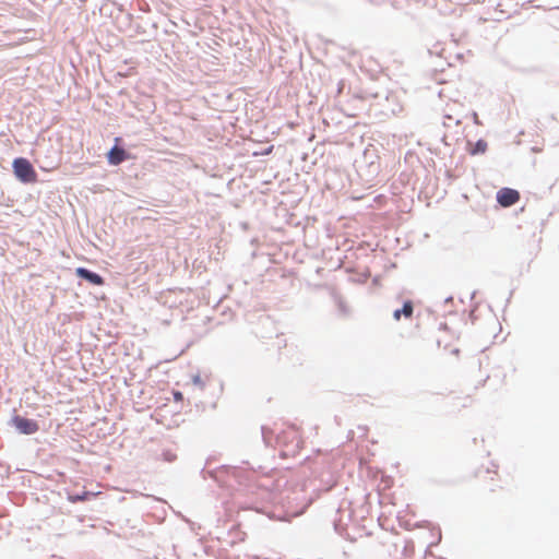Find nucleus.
<instances>
[{
    "mask_svg": "<svg viewBox=\"0 0 559 559\" xmlns=\"http://www.w3.org/2000/svg\"><path fill=\"white\" fill-rule=\"evenodd\" d=\"M278 487L280 485L270 477L258 480L255 497L247 502L246 508L278 521H288L290 518L300 515L305 508H294L289 496L278 491Z\"/></svg>",
    "mask_w": 559,
    "mask_h": 559,
    "instance_id": "nucleus-1",
    "label": "nucleus"
},
{
    "mask_svg": "<svg viewBox=\"0 0 559 559\" xmlns=\"http://www.w3.org/2000/svg\"><path fill=\"white\" fill-rule=\"evenodd\" d=\"M262 440L266 447H278L281 457L296 456L301 447L302 439L298 428L289 425L285 429H271L261 426Z\"/></svg>",
    "mask_w": 559,
    "mask_h": 559,
    "instance_id": "nucleus-2",
    "label": "nucleus"
},
{
    "mask_svg": "<svg viewBox=\"0 0 559 559\" xmlns=\"http://www.w3.org/2000/svg\"><path fill=\"white\" fill-rule=\"evenodd\" d=\"M155 102L152 95L142 90V153L145 148L152 150L148 143L153 140H165L154 126L158 122L159 116L155 115Z\"/></svg>",
    "mask_w": 559,
    "mask_h": 559,
    "instance_id": "nucleus-3",
    "label": "nucleus"
},
{
    "mask_svg": "<svg viewBox=\"0 0 559 559\" xmlns=\"http://www.w3.org/2000/svg\"><path fill=\"white\" fill-rule=\"evenodd\" d=\"M163 48L156 40L142 38V55H146L142 59V84L144 80L150 82V88L155 90L157 80L154 76L155 72H160L159 58L162 57Z\"/></svg>",
    "mask_w": 559,
    "mask_h": 559,
    "instance_id": "nucleus-4",
    "label": "nucleus"
},
{
    "mask_svg": "<svg viewBox=\"0 0 559 559\" xmlns=\"http://www.w3.org/2000/svg\"><path fill=\"white\" fill-rule=\"evenodd\" d=\"M245 464L248 466L247 468L235 465H221L215 468H207L206 466L210 465V461L207 460L206 465L201 469L200 473L204 479L210 477L219 485L225 483L223 475H231L238 479L239 484L242 481H253L255 471L248 462H245Z\"/></svg>",
    "mask_w": 559,
    "mask_h": 559,
    "instance_id": "nucleus-5",
    "label": "nucleus"
},
{
    "mask_svg": "<svg viewBox=\"0 0 559 559\" xmlns=\"http://www.w3.org/2000/svg\"><path fill=\"white\" fill-rule=\"evenodd\" d=\"M15 177L24 183H34L37 181V173L31 162L24 157H17L12 163Z\"/></svg>",
    "mask_w": 559,
    "mask_h": 559,
    "instance_id": "nucleus-6",
    "label": "nucleus"
},
{
    "mask_svg": "<svg viewBox=\"0 0 559 559\" xmlns=\"http://www.w3.org/2000/svg\"><path fill=\"white\" fill-rule=\"evenodd\" d=\"M353 518V511L349 509V502L347 507L342 503L335 511V515L332 520L333 528L335 533L342 537L347 535V524Z\"/></svg>",
    "mask_w": 559,
    "mask_h": 559,
    "instance_id": "nucleus-7",
    "label": "nucleus"
},
{
    "mask_svg": "<svg viewBox=\"0 0 559 559\" xmlns=\"http://www.w3.org/2000/svg\"><path fill=\"white\" fill-rule=\"evenodd\" d=\"M520 198V192L516 189L509 187L500 188L496 193L497 203L502 207H510L514 205Z\"/></svg>",
    "mask_w": 559,
    "mask_h": 559,
    "instance_id": "nucleus-8",
    "label": "nucleus"
},
{
    "mask_svg": "<svg viewBox=\"0 0 559 559\" xmlns=\"http://www.w3.org/2000/svg\"><path fill=\"white\" fill-rule=\"evenodd\" d=\"M163 503H164V501L162 499H158L152 495H146V493L142 492V512L146 509L155 508L153 504H158L159 509H160V513H162V514H157V513H151L150 511H146L144 514H142V518L153 516L158 520L164 519L165 510L163 508Z\"/></svg>",
    "mask_w": 559,
    "mask_h": 559,
    "instance_id": "nucleus-9",
    "label": "nucleus"
},
{
    "mask_svg": "<svg viewBox=\"0 0 559 559\" xmlns=\"http://www.w3.org/2000/svg\"><path fill=\"white\" fill-rule=\"evenodd\" d=\"M165 251L162 247L158 248H142V269L147 271L155 261H163Z\"/></svg>",
    "mask_w": 559,
    "mask_h": 559,
    "instance_id": "nucleus-10",
    "label": "nucleus"
},
{
    "mask_svg": "<svg viewBox=\"0 0 559 559\" xmlns=\"http://www.w3.org/2000/svg\"><path fill=\"white\" fill-rule=\"evenodd\" d=\"M14 427L24 435H33L39 430V425L33 419H28L22 416H14L12 418Z\"/></svg>",
    "mask_w": 559,
    "mask_h": 559,
    "instance_id": "nucleus-11",
    "label": "nucleus"
},
{
    "mask_svg": "<svg viewBox=\"0 0 559 559\" xmlns=\"http://www.w3.org/2000/svg\"><path fill=\"white\" fill-rule=\"evenodd\" d=\"M154 393V388L150 383L142 381V414L144 408L151 409L159 403L160 397H155Z\"/></svg>",
    "mask_w": 559,
    "mask_h": 559,
    "instance_id": "nucleus-12",
    "label": "nucleus"
},
{
    "mask_svg": "<svg viewBox=\"0 0 559 559\" xmlns=\"http://www.w3.org/2000/svg\"><path fill=\"white\" fill-rule=\"evenodd\" d=\"M144 448L146 453L155 460H159L162 457L164 462L171 463L177 459V455L168 449H153V447L148 448L147 443L144 444Z\"/></svg>",
    "mask_w": 559,
    "mask_h": 559,
    "instance_id": "nucleus-13",
    "label": "nucleus"
},
{
    "mask_svg": "<svg viewBox=\"0 0 559 559\" xmlns=\"http://www.w3.org/2000/svg\"><path fill=\"white\" fill-rule=\"evenodd\" d=\"M414 313V302L411 299H405L401 308L393 311L392 317L395 321H400L402 317L411 319Z\"/></svg>",
    "mask_w": 559,
    "mask_h": 559,
    "instance_id": "nucleus-14",
    "label": "nucleus"
},
{
    "mask_svg": "<svg viewBox=\"0 0 559 559\" xmlns=\"http://www.w3.org/2000/svg\"><path fill=\"white\" fill-rule=\"evenodd\" d=\"M337 485V480L331 472H324L321 474L320 484L314 488L319 492H328Z\"/></svg>",
    "mask_w": 559,
    "mask_h": 559,
    "instance_id": "nucleus-15",
    "label": "nucleus"
},
{
    "mask_svg": "<svg viewBox=\"0 0 559 559\" xmlns=\"http://www.w3.org/2000/svg\"><path fill=\"white\" fill-rule=\"evenodd\" d=\"M75 273L79 277L81 278H84L86 281H88L91 284L93 285H103L104 284V280L100 275L94 273V272H91L90 270L87 269H84V267H78L75 270Z\"/></svg>",
    "mask_w": 559,
    "mask_h": 559,
    "instance_id": "nucleus-16",
    "label": "nucleus"
},
{
    "mask_svg": "<svg viewBox=\"0 0 559 559\" xmlns=\"http://www.w3.org/2000/svg\"><path fill=\"white\" fill-rule=\"evenodd\" d=\"M488 143L484 139H478L476 142L467 141V152L472 156L481 155L486 153Z\"/></svg>",
    "mask_w": 559,
    "mask_h": 559,
    "instance_id": "nucleus-17",
    "label": "nucleus"
},
{
    "mask_svg": "<svg viewBox=\"0 0 559 559\" xmlns=\"http://www.w3.org/2000/svg\"><path fill=\"white\" fill-rule=\"evenodd\" d=\"M108 163L111 165H119L126 159V152L123 148L114 146L107 154Z\"/></svg>",
    "mask_w": 559,
    "mask_h": 559,
    "instance_id": "nucleus-18",
    "label": "nucleus"
},
{
    "mask_svg": "<svg viewBox=\"0 0 559 559\" xmlns=\"http://www.w3.org/2000/svg\"><path fill=\"white\" fill-rule=\"evenodd\" d=\"M95 493L90 491H83L81 495H69L68 500L72 503L86 501L90 499L91 496H94Z\"/></svg>",
    "mask_w": 559,
    "mask_h": 559,
    "instance_id": "nucleus-19",
    "label": "nucleus"
},
{
    "mask_svg": "<svg viewBox=\"0 0 559 559\" xmlns=\"http://www.w3.org/2000/svg\"><path fill=\"white\" fill-rule=\"evenodd\" d=\"M181 519L189 525L190 530L192 532H194L195 534H198L197 530H200L201 528V525L191 521L190 519L186 518V516H181Z\"/></svg>",
    "mask_w": 559,
    "mask_h": 559,
    "instance_id": "nucleus-20",
    "label": "nucleus"
},
{
    "mask_svg": "<svg viewBox=\"0 0 559 559\" xmlns=\"http://www.w3.org/2000/svg\"><path fill=\"white\" fill-rule=\"evenodd\" d=\"M192 383L197 386H200L201 389H203L205 385L204 381L202 380L199 373L192 377Z\"/></svg>",
    "mask_w": 559,
    "mask_h": 559,
    "instance_id": "nucleus-21",
    "label": "nucleus"
},
{
    "mask_svg": "<svg viewBox=\"0 0 559 559\" xmlns=\"http://www.w3.org/2000/svg\"><path fill=\"white\" fill-rule=\"evenodd\" d=\"M173 396L176 402H182L183 401V393L178 390H173Z\"/></svg>",
    "mask_w": 559,
    "mask_h": 559,
    "instance_id": "nucleus-22",
    "label": "nucleus"
},
{
    "mask_svg": "<svg viewBox=\"0 0 559 559\" xmlns=\"http://www.w3.org/2000/svg\"><path fill=\"white\" fill-rule=\"evenodd\" d=\"M433 48H435V49H429V50H428V52H429L430 55L436 53L438 57H441V56H440V52H441V51H443V49H441L440 51H439V50H437L438 45H436Z\"/></svg>",
    "mask_w": 559,
    "mask_h": 559,
    "instance_id": "nucleus-23",
    "label": "nucleus"
},
{
    "mask_svg": "<svg viewBox=\"0 0 559 559\" xmlns=\"http://www.w3.org/2000/svg\"><path fill=\"white\" fill-rule=\"evenodd\" d=\"M471 115H472V118H473L474 123H475V124H480V121H479V119H478V115H477V112H476V111H473Z\"/></svg>",
    "mask_w": 559,
    "mask_h": 559,
    "instance_id": "nucleus-24",
    "label": "nucleus"
},
{
    "mask_svg": "<svg viewBox=\"0 0 559 559\" xmlns=\"http://www.w3.org/2000/svg\"><path fill=\"white\" fill-rule=\"evenodd\" d=\"M273 151V145L267 146L263 152L262 155H269Z\"/></svg>",
    "mask_w": 559,
    "mask_h": 559,
    "instance_id": "nucleus-25",
    "label": "nucleus"
},
{
    "mask_svg": "<svg viewBox=\"0 0 559 559\" xmlns=\"http://www.w3.org/2000/svg\"><path fill=\"white\" fill-rule=\"evenodd\" d=\"M141 10L142 12L146 11V10H150L148 8V4L146 2H144V0H142V7H141Z\"/></svg>",
    "mask_w": 559,
    "mask_h": 559,
    "instance_id": "nucleus-26",
    "label": "nucleus"
},
{
    "mask_svg": "<svg viewBox=\"0 0 559 559\" xmlns=\"http://www.w3.org/2000/svg\"><path fill=\"white\" fill-rule=\"evenodd\" d=\"M443 64L451 66V62H449V61L447 60V58H445L443 62L439 63V66H438V67H440V70H441V71L443 70Z\"/></svg>",
    "mask_w": 559,
    "mask_h": 559,
    "instance_id": "nucleus-27",
    "label": "nucleus"
},
{
    "mask_svg": "<svg viewBox=\"0 0 559 559\" xmlns=\"http://www.w3.org/2000/svg\"><path fill=\"white\" fill-rule=\"evenodd\" d=\"M440 330H448V324L447 323H440V326H439Z\"/></svg>",
    "mask_w": 559,
    "mask_h": 559,
    "instance_id": "nucleus-28",
    "label": "nucleus"
},
{
    "mask_svg": "<svg viewBox=\"0 0 559 559\" xmlns=\"http://www.w3.org/2000/svg\"><path fill=\"white\" fill-rule=\"evenodd\" d=\"M453 301V297L452 296H449L444 299V304H449V302H452Z\"/></svg>",
    "mask_w": 559,
    "mask_h": 559,
    "instance_id": "nucleus-29",
    "label": "nucleus"
},
{
    "mask_svg": "<svg viewBox=\"0 0 559 559\" xmlns=\"http://www.w3.org/2000/svg\"><path fill=\"white\" fill-rule=\"evenodd\" d=\"M144 204H151L150 202L145 201V200H142V206H141V210L143 211L145 209Z\"/></svg>",
    "mask_w": 559,
    "mask_h": 559,
    "instance_id": "nucleus-30",
    "label": "nucleus"
},
{
    "mask_svg": "<svg viewBox=\"0 0 559 559\" xmlns=\"http://www.w3.org/2000/svg\"><path fill=\"white\" fill-rule=\"evenodd\" d=\"M141 219H142V222H143V221H151V219H152V217H151V216H143V215H142V216H141Z\"/></svg>",
    "mask_w": 559,
    "mask_h": 559,
    "instance_id": "nucleus-31",
    "label": "nucleus"
},
{
    "mask_svg": "<svg viewBox=\"0 0 559 559\" xmlns=\"http://www.w3.org/2000/svg\"><path fill=\"white\" fill-rule=\"evenodd\" d=\"M455 58H456V59H459V60H461V59H463V55H462V53H456V55H455Z\"/></svg>",
    "mask_w": 559,
    "mask_h": 559,
    "instance_id": "nucleus-32",
    "label": "nucleus"
},
{
    "mask_svg": "<svg viewBox=\"0 0 559 559\" xmlns=\"http://www.w3.org/2000/svg\"><path fill=\"white\" fill-rule=\"evenodd\" d=\"M147 166H148V164H147V163L143 164V165H142V171H143V170H146V169H147Z\"/></svg>",
    "mask_w": 559,
    "mask_h": 559,
    "instance_id": "nucleus-33",
    "label": "nucleus"
},
{
    "mask_svg": "<svg viewBox=\"0 0 559 559\" xmlns=\"http://www.w3.org/2000/svg\"><path fill=\"white\" fill-rule=\"evenodd\" d=\"M449 123H450V120H447V122L445 121L443 122V126L449 127L450 126Z\"/></svg>",
    "mask_w": 559,
    "mask_h": 559,
    "instance_id": "nucleus-34",
    "label": "nucleus"
},
{
    "mask_svg": "<svg viewBox=\"0 0 559 559\" xmlns=\"http://www.w3.org/2000/svg\"><path fill=\"white\" fill-rule=\"evenodd\" d=\"M449 123H450V120H447V122L445 121L443 122V126L449 127L450 126Z\"/></svg>",
    "mask_w": 559,
    "mask_h": 559,
    "instance_id": "nucleus-35",
    "label": "nucleus"
},
{
    "mask_svg": "<svg viewBox=\"0 0 559 559\" xmlns=\"http://www.w3.org/2000/svg\"><path fill=\"white\" fill-rule=\"evenodd\" d=\"M444 119H449V120H451V119H452V117H451L450 115H445V116H444Z\"/></svg>",
    "mask_w": 559,
    "mask_h": 559,
    "instance_id": "nucleus-36",
    "label": "nucleus"
},
{
    "mask_svg": "<svg viewBox=\"0 0 559 559\" xmlns=\"http://www.w3.org/2000/svg\"><path fill=\"white\" fill-rule=\"evenodd\" d=\"M476 295V292H473L472 295H471V298L473 299Z\"/></svg>",
    "mask_w": 559,
    "mask_h": 559,
    "instance_id": "nucleus-37",
    "label": "nucleus"
},
{
    "mask_svg": "<svg viewBox=\"0 0 559 559\" xmlns=\"http://www.w3.org/2000/svg\"><path fill=\"white\" fill-rule=\"evenodd\" d=\"M447 176H448L449 178H452V175L450 174V171H447Z\"/></svg>",
    "mask_w": 559,
    "mask_h": 559,
    "instance_id": "nucleus-38",
    "label": "nucleus"
},
{
    "mask_svg": "<svg viewBox=\"0 0 559 559\" xmlns=\"http://www.w3.org/2000/svg\"><path fill=\"white\" fill-rule=\"evenodd\" d=\"M460 350L457 348L453 349V354H457Z\"/></svg>",
    "mask_w": 559,
    "mask_h": 559,
    "instance_id": "nucleus-39",
    "label": "nucleus"
},
{
    "mask_svg": "<svg viewBox=\"0 0 559 559\" xmlns=\"http://www.w3.org/2000/svg\"><path fill=\"white\" fill-rule=\"evenodd\" d=\"M511 296H512V293H510L509 298H507V302H509V301H510Z\"/></svg>",
    "mask_w": 559,
    "mask_h": 559,
    "instance_id": "nucleus-40",
    "label": "nucleus"
},
{
    "mask_svg": "<svg viewBox=\"0 0 559 559\" xmlns=\"http://www.w3.org/2000/svg\"><path fill=\"white\" fill-rule=\"evenodd\" d=\"M148 417H150V419H153V414H152V413H150V414H148Z\"/></svg>",
    "mask_w": 559,
    "mask_h": 559,
    "instance_id": "nucleus-41",
    "label": "nucleus"
},
{
    "mask_svg": "<svg viewBox=\"0 0 559 559\" xmlns=\"http://www.w3.org/2000/svg\"><path fill=\"white\" fill-rule=\"evenodd\" d=\"M150 443H151V444H153V443H154V439H153V438H151V439H150Z\"/></svg>",
    "mask_w": 559,
    "mask_h": 559,
    "instance_id": "nucleus-42",
    "label": "nucleus"
}]
</instances>
